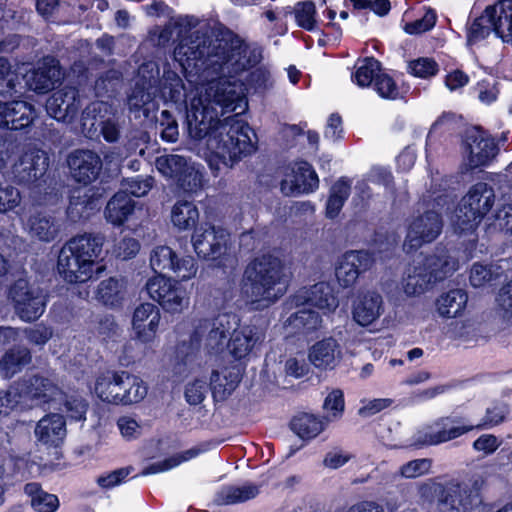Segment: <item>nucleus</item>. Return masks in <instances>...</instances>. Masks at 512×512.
Masks as SVG:
<instances>
[{"mask_svg": "<svg viewBox=\"0 0 512 512\" xmlns=\"http://www.w3.org/2000/svg\"><path fill=\"white\" fill-rule=\"evenodd\" d=\"M174 56L183 69L190 70L189 77L193 72L197 75L195 94L187 104L189 136L205 139L211 155L232 167L255 149L254 132L237 118L247 108L244 86L219 76L238 66L241 46L227 41L212 46L208 37L196 31L178 44Z\"/></svg>", "mask_w": 512, "mask_h": 512, "instance_id": "1", "label": "nucleus"}, {"mask_svg": "<svg viewBox=\"0 0 512 512\" xmlns=\"http://www.w3.org/2000/svg\"><path fill=\"white\" fill-rule=\"evenodd\" d=\"M288 275L281 259L263 254L245 267L240 289L243 297L255 309H265L276 303L285 293Z\"/></svg>", "mask_w": 512, "mask_h": 512, "instance_id": "2", "label": "nucleus"}, {"mask_svg": "<svg viewBox=\"0 0 512 512\" xmlns=\"http://www.w3.org/2000/svg\"><path fill=\"white\" fill-rule=\"evenodd\" d=\"M103 244L104 237L100 234L84 233L69 239L58 253L59 275L68 283L88 281L93 275Z\"/></svg>", "mask_w": 512, "mask_h": 512, "instance_id": "3", "label": "nucleus"}, {"mask_svg": "<svg viewBox=\"0 0 512 512\" xmlns=\"http://www.w3.org/2000/svg\"><path fill=\"white\" fill-rule=\"evenodd\" d=\"M484 484L480 475H473L468 482L430 481L420 486V495L426 501H434L431 512H470L479 500V490Z\"/></svg>", "mask_w": 512, "mask_h": 512, "instance_id": "4", "label": "nucleus"}, {"mask_svg": "<svg viewBox=\"0 0 512 512\" xmlns=\"http://www.w3.org/2000/svg\"><path fill=\"white\" fill-rule=\"evenodd\" d=\"M153 64L142 65L138 70V80L128 96V107L130 111H139L153 101L160 94L165 101L175 104L187 103V95L182 79L174 71L168 70L163 74L161 88H158L157 81L159 70L156 68V74H151L148 78L146 73L153 72Z\"/></svg>", "mask_w": 512, "mask_h": 512, "instance_id": "5", "label": "nucleus"}, {"mask_svg": "<svg viewBox=\"0 0 512 512\" xmlns=\"http://www.w3.org/2000/svg\"><path fill=\"white\" fill-rule=\"evenodd\" d=\"M510 413L505 401H495L487 407L481 423L477 425L455 426L456 421L442 418L434 424L418 432L417 441L423 445H436L460 437L473 429L491 428L501 424Z\"/></svg>", "mask_w": 512, "mask_h": 512, "instance_id": "6", "label": "nucleus"}, {"mask_svg": "<svg viewBox=\"0 0 512 512\" xmlns=\"http://www.w3.org/2000/svg\"><path fill=\"white\" fill-rule=\"evenodd\" d=\"M94 391L104 402L130 405L146 397L148 386L139 376L127 371H107L96 379Z\"/></svg>", "mask_w": 512, "mask_h": 512, "instance_id": "7", "label": "nucleus"}, {"mask_svg": "<svg viewBox=\"0 0 512 512\" xmlns=\"http://www.w3.org/2000/svg\"><path fill=\"white\" fill-rule=\"evenodd\" d=\"M7 298L15 314L24 322L38 320L45 312L47 295L26 279L16 280L8 289Z\"/></svg>", "mask_w": 512, "mask_h": 512, "instance_id": "8", "label": "nucleus"}, {"mask_svg": "<svg viewBox=\"0 0 512 512\" xmlns=\"http://www.w3.org/2000/svg\"><path fill=\"white\" fill-rule=\"evenodd\" d=\"M236 315L223 313L211 320L201 319L195 325L191 340L198 344L204 338V348L211 354H218L227 349L228 335L237 324Z\"/></svg>", "mask_w": 512, "mask_h": 512, "instance_id": "9", "label": "nucleus"}, {"mask_svg": "<svg viewBox=\"0 0 512 512\" xmlns=\"http://www.w3.org/2000/svg\"><path fill=\"white\" fill-rule=\"evenodd\" d=\"M145 288L150 298L157 301L168 313H182L189 307L188 291L172 278L154 276L147 281Z\"/></svg>", "mask_w": 512, "mask_h": 512, "instance_id": "10", "label": "nucleus"}, {"mask_svg": "<svg viewBox=\"0 0 512 512\" xmlns=\"http://www.w3.org/2000/svg\"><path fill=\"white\" fill-rule=\"evenodd\" d=\"M443 221L434 210L412 216L408 220L403 248L406 252L419 249L423 244L434 241L441 233Z\"/></svg>", "mask_w": 512, "mask_h": 512, "instance_id": "11", "label": "nucleus"}, {"mask_svg": "<svg viewBox=\"0 0 512 512\" xmlns=\"http://www.w3.org/2000/svg\"><path fill=\"white\" fill-rule=\"evenodd\" d=\"M191 242L199 258L214 261L227 254L230 235L222 228L205 224L194 230Z\"/></svg>", "mask_w": 512, "mask_h": 512, "instance_id": "12", "label": "nucleus"}, {"mask_svg": "<svg viewBox=\"0 0 512 512\" xmlns=\"http://www.w3.org/2000/svg\"><path fill=\"white\" fill-rule=\"evenodd\" d=\"M111 105L105 101H95L90 103L82 112V128L88 133L96 132V120L100 119V132L105 141L109 143L117 142L121 135V123L119 118L113 116L104 119L111 113Z\"/></svg>", "mask_w": 512, "mask_h": 512, "instance_id": "13", "label": "nucleus"}, {"mask_svg": "<svg viewBox=\"0 0 512 512\" xmlns=\"http://www.w3.org/2000/svg\"><path fill=\"white\" fill-rule=\"evenodd\" d=\"M19 396L24 401L35 406H44L49 403H61L64 393L50 378L33 375L18 383Z\"/></svg>", "mask_w": 512, "mask_h": 512, "instance_id": "14", "label": "nucleus"}, {"mask_svg": "<svg viewBox=\"0 0 512 512\" xmlns=\"http://www.w3.org/2000/svg\"><path fill=\"white\" fill-rule=\"evenodd\" d=\"M263 328L253 324H243L233 327L227 342V351L235 360L248 359L265 341Z\"/></svg>", "mask_w": 512, "mask_h": 512, "instance_id": "15", "label": "nucleus"}, {"mask_svg": "<svg viewBox=\"0 0 512 512\" xmlns=\"http://www.w3.org/2000/svg\"><path fill=\"white\" fill-rule=\"evenodd\" d=\"M373 255L364 250L348 251L339 259L335 267V275L343 288L353 287L362 273L374 265Z\"/></svg>", "mask_w": 512, "mask_h": 512, "instance_id": "16", "label": "nucleus"}, {"mask_svg": "<svg viewBox=\"0 0 512 512\" xmlns=\"http://www.w3.org/2000/svg\"><path fill=\"white\" fill-rule=\"evenodd\" d=\"M49 167L47 153L40 149H30L15 162L12 172L19 184L30 185L40 180Z\"/></svg>", "mask_w": 512, "mask_h": 512, "instance_id": "17", "label": "nucleus"}, {"mask_svg": "<svg viewBox=\"0 0 512 512\" xmlns=\"http://www.w3.org/2000/svg\"><path fill=\"white\" fill-rule=\"evenodd\" d=\"M80 107V96L74 87L57 90L46 101L47 113L58 121L68 123L78 115Z\"/></svg>", "mask_w": 512, "mask_h": 512, "instance_id": "18", "label": "nucleus"}, {"mask_svg": "<svg viewBox=\"0 0 512 512\" xmlns=\"http://www.w3.org/2000/svg\"><path fill=\"white\" fill-rule=\"evenodd\" d=\"M468 166L475 169L489 164L497 155L498 147L494 139L485 131L475 129L466 138Z\"/></svg>", "mask_w": 512, "mask_h": 512, "instance_id": "19", "label": "nucleus"}, {"mask_svg": "<svg viewBox=\"0 0 512 512\" xmlns=\"http://www.w3.org/2000/svg\"><path fill=\"white\" fill-rule=\"evenodd\" d=\"M71 176L78 183L88 185L97 179L102 169L101 158L90 150H76L68 157Z\"/></svg>", "mask_w": 512, "mask_h": 512, "instance_id": "20", "label": "nucleus"}, {"mask_svg": "<svg viewBox=\"0 0 512 512\" xmlns=\"http://www.w3.org/2000/svg\"><path fill=\"white\" fill-rule=\"evenodd\" d=\"M319 179L312 166L306 161L295 162L291 174L281 182V191L285 195L310 193L318 188Z\"/></svg>", "mask_w": 512, "mask_h": 512, "instance_id": "21", "label": "nucleus"}, {"mask_svg": "<svg viewBox=\"0 0 512 512\" xmlns=\"http://www.w3.org/2000/svg\"><path fill=\"white\" fill-rule=\"evenodd\" d=\"M385 312V303L380 293L367 291L358 296L352 307L353 320L362 327L376 323Z\"/></svg>", "mask_w": 512, "mask_h": 512, "instance_id": "22", "label": "nucleus"}, {"mask_svg": "<svg viewBox=\"0 0 512 512\" xmlns=\"http://www.w3.org/2000/svg\"><path fill=\"white\" fill-rule=\"evenodd\" d=\"M161 313L157 306L152 303H143L136 307L132 326L136 337L143 343L152 342L159 327Z\"/></svg>", "mask_w": 512, "mask_h": 512, "instance_id": "23", "label": "nucleus"}, {"mask_svg": "<svg viewBox=\"0 0 512 512\" xmlns=\"http://www.w3.org/2000/svg\"><path fill=\"white\" fill-rule=\"evenodd\" d=\"M295 306H314L327 312L334 311L338 305V299L333 293L331 285L327 282H319L309 289H302L293 297Z\"/></svg>", "mask_w": 512, "mask_h": 512, "instance_id": "24", "label": "nucleus"}, {"mask_svg": "<svg viewBox=\"0 0 512 512\" xmlns=\"http://www.w3.org/2000/svg\"><path fill=\"white\" fill-rule=\"evenodd\" d=\"M35 117L34 107L25 101L0 103V128L23 129L28 127Z\"/></svg>", "mask_w": 512, "mask_h": 512, "instance_id": "25", "label": "nucleus"}, {"mask_svg": "<svg viewBox=\"0 0 512 512\" xmlns=\"http://www.w3.org/2000/svg\"><path fill=\"white\" fill-rule=\"evenodd\" d=\"M241 380L237 366H222L212 371L210 386L216 401L225 400L236 389Z\"/></svg>", "mask_w": 512, "mask_h": 512, "instance_id": "26", "label": "nucleus"}, {"mask_svg": "<svg viewBox=\"0 0 512 512\" xmlns=\"http://www.w3.org/2000/svg\"><path fill=\"white\" fill-rule=\"evenodd\" d=\"M341 359V350L334 338L315 343L309 350L310 362L319 369H333Z\"/></svg>", "mask_w": 512, "mask_h": 512, "instance_id": "27", "label": "nucleus"}, {"mask_svg": "<svg viewBox=\"0 0 512 512\" xmlns=\"http://www.w3.org/2000/svg\"><path fill=\"white\" fill-rule=\"evenodd\" d=\"M35 435L41 443L57 446L65 437V420L60 414L44 416L36 425Z\"/></svg>", "mask_w": 512, "mask_h": 512, "instance_id": "28", "label": "nucleus"}, {"mask_svg": "<svg viewBox=\"0 0 512 512\" xmlns=\"http://www.w3.org/2000/svg\"><path fill=\"white\" fill-rule=\"evenodd\" d=\"M24 78L30 90L44 93L51 90L60 80L61 72L57 65L44 62L38 68L27 72Z\"/></svg>", "mask_w": 512, "mask_h": 512, "instance_id": "29", "label": "nucleus"}, {"mask_svg": "<svg viewBox=\"0 0 512 512\" xmlns=\"http://www.w3.org/2000/svg\"><path fill=\"white\" fill-rule=\"evenodd\" d=\"M493 31L504 43L512 45V0H501L489 7Z\"/></svg>", "mask_w": 512, "mask_h": 512, "instance_id": "30", "label": "nucleus"}, {"mask_svg": "<svg viewBox=\"0 0 512 512\" xmlns=\"http://www.w3.org/2000/svg\"><path fill=\"white\" fill-rule=\"evenodd\" d=\"M494 198L493 189L488 184L479 182L471 187L461 201L466 204L469 209H472L475 215L482 220L492 208Z\"/></svg>", "mask_w": 512, "mask_h": 512, "instance_id": "31", "label": "nucleus"}, {"mask_svg": "<svg viewBox=\"0 0 512 512\" xmlns=\"http://www.w3.org/2000/svg\"><path fill=\"white\" fill-rule=\"evenodd\" d=\"M26 229L32 238L43 242L53 241L59 233V225L55 218L42 213L31 215L27 220Z\"/></svg>", "mask_w": 512, "mask_h": 512, "instance_id": "32", "label": "nucleus"}, {"mask_svg": "<svg viewBox=\"0 0 512 512\" xmlns=\"http://www.w3.org/2000/svg\"><path fill=\"white\" fill-rule=\"evenodd\" d=\"M296 312L292 313L284 322V328L288 334H297L317 329L321 324L319 314L307 305H299Z\"/></svg>", "mask_w": 512, "mask_h": 512, "instance_id": "33", "label": "nucleus"}, {"mask_svg": "<svg viewBox=\"0 0 512 512\" xmlns=\"http://www.w3.org/2000/svg\"><path fill=\"white\" fill-rule=\"evenodd\" d=\"M135 208V201L126 192H117L108 201L105 217L113 225H122L128 220Z\"/></svg>", "mask_w": 512, "mask_h": 512, "instance_id": "34", "label": "nucleus"}, {"mask_svg": "<svg viewBox=\"0 0 512 512\" xmlns=\"http://www.w3.org/2000/svg\"><path fill=\"white\" fill-rule=\"evenodd\" d=\"M96 207L93 193L90 189H75L71 196L67 207V217L72 222H78L90 215V211Z\"/></svg>", "mask_w": 512, "mask_h": 512, "instance_id": "35", "label": "nucleus"}, {"mask_svg": "<svg viewBox=\"0 0 512 512\" xmlns=\"http://www.w3.org/2000/svg\"><path fill=\"white\" fill-rule=\"evenodd\" d=\"M32 356L26 347L9 349L0 360V372L5 378H11L30 364Z\"/></svg>", "mask_w": 512, "mask_h": 512, "instance_id": "36", "label": "nucleus"}, {"mask_svg": "<svg viewBox=\"0 0 512 512\" xmlns=\"http://www.w3.org/2000/svg\"><path fill=\"white\" fill-rule=\"evenodd\" d=\"M468 296L462 289L443 293L436 301L437 312L443 318L459 316L466 307Z\"/></svg>", "mask_w": 512, "mask_h": 512, "instance_id": "37", "label": "nucleus"}, {"mask_svg": "<svg viewBox=\"0 0 512 512\" xmlns=\"http://www.w3.org/2000/svg\"><path fill=\"white\" fill-rule=\"evenodd\" d=\"M126 288V281L123 278L110 277L99 283L96 297L103 304L115 307L124 300Z\"/></svg>", "mask_w": 512, "mask_h": 512, "instance_id": "38", "label": "nucleus"}, {"mask_svg": "<svg viewBox=\"0 0 512 512\" xmlns=\"http://www.w3.org/2000/svg\"><path fill=\"white\" fill-rule=\"evenodd\" d=\"M417 264L425 267L424 271L431 274V276L437 272L443 273L439 281L451 275L458 267V262L445 249H438L437 254L421 258L417 261Z\"/></svg>", "mask_w": 512, "mask_h": 512, "instance_id": "39", "label": "nucleus"}, {"mask_svg": "<svg viewBox=\"0 0 512 512\" xmlns=\"http://www.w3.org/2000/svg\"><path fill=\"white\" fill-rule=\"evenodd\" d=\"M24 493L29 497L31 507L36 512H55L59 507L58 497L45 491L39 483H27L24 486Z\"/></svg>", "mask_w": 512, "mask_h": 512, "instance_id": "40", "label": "nucleus"}, {"mask_svg": "<svg viewBox=\"0 0 512 512\" xmlns=\"http://www.w3.org/2000/svg\"><path fill=\"white\" fill-rule=\"evenodd\" d=\"M171 222L179 231L190 230L195 227L199 219V211L191 201H177L170 214Z\"/></svg>", "mask_w": 512, "mask_h": 512, "instance_id": "41", "label": "nucleus"}, {"mask_svg": "<svg viewBox=\"0 0 512 512\" xmlns=\"http://www.w3.org/2000/svg\"><path fill=\"white\" fill-rule=\"evenodd\" d=\"M424 270L425 267H422L416 263L413 271L408 274L403 284L404 292L408 296L422 294L426 291L431 283L439 281V279L443 276V273L439 272L431 276V274H427Z\"/></svg>", "mask_w": 512, "mask_h": 512, "instance_id": "42", "label": "nucleus"}, {"mask_svg": "<svg viewBox=\"0 0 512 512\" xmlns=\"http://www.w3.org/2000/svg\"><path fill=\"white\" fill-rule=\"evenodd\" d=\"M259 494V488L253 484L243 486L223 487L215 497V502L219 505H231L248 501Z\"/></svg>", "mask_w": 512, "mask_h": 512, "instance_id": "43", "label": "nucleus"}, {"mask_svg": "<svg viewBox=\"0 0 512 512\" xmlns=\"http://www.w3.org/2000/svg\"><path fill=\"white\" fill-rule=\"evenodd\" d=\"M328 422L313 414L303 413L293 418L291 429L303 439H312L319 435Z\"/></svg>", "mask_w": 512, "mask_h": 512, "instance_id": "44", "label": "nucleus"}, {"mask_svg": "<svg viewBox=\"0 0 512 512\" xmlns=\"http://www.w3.org/2000/svg\"><path fill=\"white\" fill-rule=\"evenodd\" d=\"M481 221L462 201L451 218L454 231L459 235L474 232Z\"/></svg>", "mask_w": 512, "mask_h": 512, "instance_id": "45", "label": "nucleus"}, {"mask_svg": "<svg viewBox=\"0 0 512 512\" xmlns=\"http://www.w3.org/2000/svg\"><path fill=\"white\" fill-rule=\"evenodd\" d=\"M350 195V183L346 180L337 181L330 190L326 205L327 217L333 219L341 211L345 201Z\"/></svg>", "mask_w": 512, "mask_h": 512, "instance_id": "46", "label": "nucleus"}, {"mask_svg": "<svg viewBox=\"0 0 512 512\" xmlns=\"http://www.w3.org/2000/svg\"><path fill=\"white\" fill-rule=\"evenodd\" d=\"M381 74V64L378 60L368 57L363 59L352 75L353 81L360 87L375 85L376 78Z\"/></svg>", "mask_w": 512, "mask_h": 512, "instance_id": "47", "label": "nucleus"}, {"mask_svg": "<svg viewBox=\"0 0 512 512\" xmlns=\"http://www.w3.org/2000/svg\"><path fill=\"white\" fill-rule=\"evenodd\" d=\"M186 158L176 154L162 155L156 158L155 166L165 177L177 179L188 165Z\"/></svg>", "mask_w": 512, "mask_h": 512, "instance_id": "48", "label": "nucleus"}, {"mask_svg": "<svg viewBox=\"0 0 512 512\" xmlns=\"http://www.w3.org/2000/svg\"><path fill=\"white\" fill-rule=\"evenodd\" d=\"M198 453H199V450L193 448V449H189L187 451L175 454L173 456H170L162 461H158V462L149 464L142 470L141 475L146 476V475H151V474L168 471L174 467H177L182 462L192 459L193 457L198 455Z\"/></svg>", "mask_w": 512, "mask_h": 512, "instance_id": "49", "label": "nucleus"}, {"mask_svg": "<svg viewBox=\"0 0 512 512\" xmlns=\"http://www.w3.org/2000/svg\"><path fill=\"white\" fill-rule=\"evenodd\" d=\"M176 253L168 246L154 248L150 255L151 268L156 273L171 271L174 265Z\"/></svg>", "mask_w": 512, "mask_h": 512, "instance_id": "50", "label": "nucleus"}, {"mask_svg": "<svg viewBox=\"0 0 512 512\" xmlns=\"http://www.w3.org/2000/svg\"><path fill=\"white\" fill-rule=\"evenodd\" d=\"M344 395L340 389H333L325 398L323 410L326 422L339 419L344 412Z\"/></svg>", "mask_w": 512, "mask_h": 512, "instance_id": "51", "label": "nucleus"}, {"mask_svg": "<svg viewBox=\"0 0 512 512\" xmlns=\"http://www.w3.org/2000/svg\"><path fill=\"white\" fill-rule=\"evenodd\" d=\"M493 31L491 13L489 7L484 11V14L476 18L468 30V42L470 44L476 43L485 39Z\"/></svg>", "mask_w": 512, "mask_h": 512, "instance_id": "52", "label": "nucleus"}, {"mask_svg": "<svg viewBox=\"0 0 512 512\" xmlns=\"http://www.w3.org/2000/svg\"><path fill=\"white\" fill-rule=\"evenodd\" d=\"M18 76L12 70L9 61L0 57V96L11 97L16 93Z\"/></svg>", "mask_w": 512, "mask_h": 512, "instance_id": "53", "label": "nucleus"}, {"mask_svg": "<svg viewBox=\"0 0 512 512\" xmlns=\"http://www.w3.org/2000/svg\"><path fill=\"white\" fill-rule=\"evenodd\" d=\"M154 179L151 176H136L127 178L122 182V188L120 192H126L130 197H142L145 196L153 187Z\"/></svg>", "mask_w": 512, "mask_h": 512, "instance_id": "54", "label": "nucleus"}, {"mask_svg": "<svg viewBox=\"0 0 512 512\" xmlns=\"http://www.w3.org/2000/svg\"><path fill=\"white\" fill-rule=\"evenodd\" d=\"M432 462L430 459L421 458L411 460L399 468V475L406 479H413L430 472Z\"/></svg>", "mask_w": 512, "mask_h": 512, "instance_id": "55", "label": "nucleus"}, {"mask_svg": "<svg viewBox=\"0 0 512 512\" xmlns=\"http://www.w3.org/2000/svg\"><path fill=\"white\" fill-rule=\"evenodd\" d=\"M439 66L432 58L422 57L410 61L408 64L409 73L420 78H429L438 72Z\"/></svg>", "mask_w": 512, "mask_h": 512, "instance_id": "56", "label": "nucleus"}, {"mask_svg": "<svg viewBox=\"0 0 512 512\" xmlns=\"http://www.w3.org/2000/svg\"><path fill=\"white\" fill-rule=\"evenodd\" d=\"M180 280L188 281L194 278L198 271V265L192 256L178 258L176 256L171 270Z\"/></svg>", "mask_w": 512, "mask_h": 512, "instance_id": "57", "label": "nucleus"}, {"mask_svg": "<svg viewBox=\"0 0 512 512\" xmlns=\"http://www.w3.org/2000/svg\"><path fill=\"white\" fill-rule=\"evenodd\" d=\"M315 5L312 2H301L295 7V18L297 24L306 29L313 30L315 28Z\"/></svg>", "mask_w": 512, "mask_h": 512, "instance_id": "58", "label": "nucleus"}, {"mask_svg": "<svg viewBox=\"0 0 512 512\" xmlns=\"http://www.w3.org/2000/svg\"><path fill=\"white\" fill-rule=\"evenodd\" d=\"M176 181L184 191L194 192L201 187L202 174L194 166L188 164Z\"/></svg>", "mask_w": 512, "mask_h": 512, "instance_id": "59", "label": "nucleus"}, {"mask_svg": "<svg viewBox=\"0 0 512 512\" xmlns=\"http://www.w3.org/2000/svg\"><path fill=\"white\" fill-rule=\"evenodd\" d=\"M208 393L206 381L195 379L185 387V399L190 405H199Z\"/></svg>", "mask_w": 512, "mask_h": 512, "instance_id": "60", "label": "nucleus"}, {"mask_svg": "<svg viewBox=\"0 0 512 512\" xmlns=\"http://www.w3.org/2000/svg\"><path fill=\"white\" fill-rule=\"evenodd\" d=\"M61 402H64L65 412L68 417L75 421L85 420V415L88 408V403L79 397H69L64 395Z\"/></svg>", "mask_w": 512, "mask_h": 512, "instance_id": "61", "label": "nucleus"}, {"mask_svg": "<svg viewBox=\"0 0 512 512\" xmlns=\"http://www.w3.org/2000/svg\"><path fill=\"white\" fill-rule=\"evenodd\" d=\"M374 89L378 95L384 99H396L399 96V90L395 81L386 73H381L376 78Z\"/></svg>", "mask_w": 512, "mask_h": 512, "instance_id": "62", "label": "nucleus"}, {"mask_svg": "<svg viewBox=\"0 0 512 512\" xmlns=\"http://www.w3.org/2000/svg\"><path fill=\"white\" fill-rule=\"evenodd\" d=\"M117 427L122 435L127 440L135 439L141 435L142 426L132 416H121L117 420Z\"/></svg>", "mask_w": 512, "mask_h": 512, "instance_id": "63", "label": "nucleus"}, {"mask_svg": "<svg viewBox=\"0 0 512 512\" xmlns=\"http://www.w3.org/2000/svg\"><path fill=\"white\" fill-rule=\"evenodd\" d=\"M21 202L18 189L12 186L0 187V213L13 210Z\"/></svg>", "mask_w": 512, "mask_h": 512, "instance_id": "64", "label": "nucleus"}]
</instances>
